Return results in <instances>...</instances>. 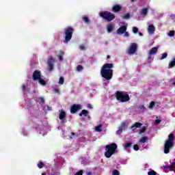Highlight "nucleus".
<instances>
[{"label": "nucleus", "mask_w": 175, "mask_h": 175, "mask_svg": "<svg viewBox=\"0 0 175 175\" xmlns=\"http://www.w3.org/2000/svg\"><path fill=\"white\" fill-rule=\"evenodd\" d=\"M137 50V44L135 43H133L131 44L130 48L128 51V54H135L136 53V51Z\"/></svg>", "instance_id": "obj_11"}, {"label": "nucleus", "mask_w": 175, "mask_h": 175, "mask_svg": "<svg viewBox=\"0 0 175 175\" xmlns=\"http://www.w3.org/2000/svg\"><path fill=\"white\" fill-rule=\"evenodd\" d=\"M37 166H38V169H43V167H44V163L40 161H38Z\"/></svg>", "instance_id": "obj_23"}, {"label": "nucleus", "mask_w": 175, "mask_h": 175, "mask_svg": "<svg viewBox=\"0 0 175 175\" xmlns=\"http://www.w3.org/2000/svg\"><path fill=\"white\" fill-rule=\"evenodd\" d=\"M73 32H75V29L72 27H68L64 29L65 40L64 42L65 43H68L72 39Z\"/></svg>", "instance_id": "obj_6"}, {"label": "nucleus", "mask_w": 175, "mask_h": 175, "mask_svg": "<svg viewBox=\"0 0 175 175\" xmlns=\"http://www.w3.org/2000/svg\"><path fill=\"white\" fill-rule=\"evenodd\" d=\"M112 175H120V171H118V170H114L112 172Z\"/></svg>", "instance_id": "obj_35"}, {"label": "nucleus", "mask_w": 175, "mask_h": 175, "mask_svg": "<svg viewBox=\"0 0 175 175\" xmlns=\"http://www.w3.org/2000/svg\"><path fill=\"white\" fill-rule=\"evenodd\" d=\"M118 146H117V144L112 143L111 144L107 145L105 146V157L106 158H111L116 152H117V148Z\"/></svg>", "instance_id": "obj_2"}, {"label": "nucleus", "mask_w": 175, "mask_h": 175, "mask_svg": "<svg viewBox=\"0 0 175 175\" xmlns=\"http://www.w3.org/2000/svg\"><path fill=\"white\" fill-rule=\"evenodd\" d=\"M54 92H55L56 94H59V90H58L57 88H54L53 89Z\"/></svg>", "instance_id": "obj_47"}, {"label": "nucleus", "mask_w": 175, "mask_h": 175, "mask_svg": "<svg viewBox=\"0 0 175 175\" xmlns=\"http://www.w3.org/2000/svg\"><path fill=\"white\" fill-rule=\"evenodd\" d=\"M87 107H88V109H92V105L88 104Z\"/></svg>", "instance_id": "obj_49"}, {"label": "nucleus", "mask_w": 175, "mask_h": 175, "mask_svg": "<svg viewBox=\"0 0 175 175\" xmlns=\"http://www.w3.org/2000/svg\"><path fill=\"white\" fill-rule=\"evenodd\" d=\"M172 166H174L175 167V159L174 160V161L172 162Z\"/></svg>", "instance_id": "obj_52"}, {"label": "nucleus", "mask_w": 175, "mask_h": 175, "mask_svg": "<svg viewBox=\"0 0 175 175\" xmlns=\"http://www.w3.org/2000/svg\"><path fill=\"white\" fill-rule=\"evenodd\" d=\"M64 55H65V53L62 51H60V55H59L58 57V59L59 61H64Z\"/></svg>", "instance_id": "obj_22"}, {"label": "nucleus", "mask_w": 175, "mask_h": 175, "mask_svg": "<svg viewBox=\"0 0 175 175\" xmlns=\"http://www.w3.org/2000/svg\"><path fill=\"white\" fill-rule=\"evenodd\" d=\"M122 10V7L119 4H116L113 6L112 8V12L113 13H118L119 12H121Z\"/></svg>", "instance_id": "obj_13"}, {"label": "nucleus", "mask_w": 175, "mask_h": 175, "mask_svg": "<svg viewBox=\"0 0 175 175\" xmlns=\"http://www.w3.org/2000/svg\"><path fill=\"white\" fill-rule=\"evenodd\" d=\"M173 143H174V134L170 133L164 144V154H169L170 152V149L173 148L174 146Z\"/></svg>", "instance_id": "obj_3"}, {"label": "nucleus", "mask_w": 175, "mask_h": 175, "mask_svg": "<svg viewBox=\"0 0 175 175\" xmlns=\"http://www.w3.org/2000/svg\"><path fill=\"white\" fill-rule=\"evenodd\" d=\"M113 64H105L100 70V75L103 79L106 80H111L113 79Z\"/></svg>", "instance_id": "obj_1"}, {"label": "nucleus", "mask_w": 175, "mask_h": 175, "mask_svg": "<svg viewBox=\"0 0 175 175\" xmlns=\"http://www.w3.org/2000/svg\"><path fill=\"white\" fill-rule=\"evenodd\" d=\"M148 175H157V172L154 170H151L148 172Z\"/></svg>", "instance_id": "obj_36"}, {"label": "nucleus", "mask_w": 175, "mask_h": 175, "mask_svg": "<svg viewBox=\"0 0 175 175\" xmlns=\"http://www.w3.org/2000/svg\"><path fill=\"white\" fill-rule=\"evenodd\" d=\"M147 131V129L146 127H143L142 129L139 130V134L144 133Z\"/></svg>", "instance_id": "obj_38"}, {"label": "nucleus", "mask_w": 175, "mask_h": 175, "mask_svg": "<svg viewBox=\"0 0 175 175\" xmlns=\"http://www.w3.org/2000/svg\"><path fill=\"white\" fill-rule=\"evenodd\" d=\"M79 49L80 50H85V46L84 45H80Z\"/></svg>", "instance_id": "obj_46"}, {"label": "nucleus", "mask_w": 175, "mask_h": 175, "mask_svg": "<svg viewBox=\"0 0 175 175\" xmlns=\"http://www.w3.org/2000/svg\"><path fill=\"white\" fill-rule=\"evenodd\" d=\"M122 18H124V20H129V18H131V14L129 13H127L122 16Z\"/></svg>", "instance_id": "obj_29"}, {"label": "nucleus", "mask_w": 175, "mask_h": 175, "mask_svg": "<svg viewBox=\"0 0 175 175\" xmlns=\"http://www.w3.org/2000/svg\"><path fill=\"white\" fill-rule=\"evenodd\" d=\"M38 103L44 104V98L43 97H39L38 98Z\"/></svg>", "instance_id": "obj_33"}, {"label": "nucleus", "mask_w": 175, "mask_h": 175, "mask_svg": "<svg viewBox=\"0 0 175 175\" xmlns=\"http://www.w3.org/2000/svg\"><path fill=\"white\" fill-rule=\"evenodd\" d=\"M141 14L142 16H146L147 14H148V8H143L142 10Z\"/></svg>", "instance_id": "obj_20"}, {"label": "nucleus", "mask_w": 175, "mask_h": 175, "mask_svg": "<svg viewBox=\"0 0 175 175\" xmlns=\"http://www.w3.org/2000/svg\"><path fill=\"white\" fill-rule=\"evenodd\" d=\"M115 97L119 102H121V103H124V102H129V100H131L129 94L124 93V92L116 91L115 92Z\"/></svg>", "instance_id": "obj_4"}, {"label": "nucleus", "mask_w": 175, "mask_h": 175, "mask_svg": "<svg viewBox=\"0 0 175 175\" xmlns=\"http://www.w3.org/2000/svg\"><path fill=\"white\" fill-rule=\"evenodd\" d=\"M133 33H137V32H139V29L137 27H133Z\"/></svg>", "instance_id": "obj_34"}, {"label": "nucleus", "mask_w": 175, "mask_h": 175, "mask_svg": "<svg viewBox=\"0 0 175 175\" xmlns=\"http://www.w3.org/2000/svg\"><path fill=\"white\" fill-rule=\"evenodd\" d=\"M172 84H174H174H175V81H174V82L172 83Z\"/></svg>", "instance_id": "obj_60"}, {"label": "nucleus", "mask_w": 175, "mask_h": 175, "mask_svg": "<svg viewBox=\"0 0 175 175\" xmlns=\"http://www.w3.org/2000/svg\"><path fill=\"white\" fill-rule=\"evenodd\" d=\"M131 2H135V0H131Z\"/></svg>", "instance_id": "obj_58"}, {"label": "nucleus", "mask_w": 175, "mask_h": 175, "mask_svg": "<svg viewBox=\"0 0 175 175\" xmlns=\"http://www.w3.org/2000/svg\"><path fill=\"white\" fill-rule=\"evenodd\" d=\"M122 128H119V129L116 131V135H121L122 133Z\"/></svg>", "instance_id": "obj_39"}, {"label": "nucleus", "mask_w": 175, "mask_h": 175, "mask_svg": "<svg viewBox=\"0 0 175 175\" xmlns=\"http://www.w3.org/2000/svg\"><path fill=\"white\" fill-rule=\"evenodd\" d=\"M133 150H135V151H139V145L135 144L133 146Z\"/></svg>", "instance_id": "obj_40"}, {"label": "nucleus", "mask_w": 175, "mask_h": 175, "mask_svg": "<svg viewBox=\"0 0 175 175\" xmlns=\"http://www.w3.org/2000/svg\"><path fill=\"white\" fill-rule=\"evenodd\" d=\"M87 174L88 175H92V172H89L87 173Z\"/></svg>", "instance_id": "obj_53"}, {"label": "nucleus", "mask_w": 175, "mask_h": 175, "mask_svg": "<svg viewBox=\"0 0 175 175\" xmlns=\"http://www.w3.org/2000/svg\"><path fill=\"white\" fill-rule=\"evenodd\" d=\"M170 17L171 20H175V14H171L170 16Z\"/></svg>", "instance_id": "obj_48"}, {"label": "nucleus", "mask_w": 175, "mask_h": 175, "mask_svg": "<svg viewBox=\"0 0 175 175\" xmlns=\"http://www.w3.org/2000/svg\"><path fill=\"white\" fill-rule=\"evenodd\" d=\"M157 53H158V48L156 46L152 48L149 51L148 57V62H151V61H150V59H152V61L154 59V58H152V55H155V54H157Z\"/></svg>", "instance_id": "obj_8"}, {"label": "nucleus", "mask_w": 175, "mask_h": 175, "mask_svg": "<svg viewBox=\"0 0 175 175\" xmlns=\"http://www.w3.org/2000/svg\"><path fill=\"white\" fill-rule=\"evenodd\" d=\"M89 113L90 112L86 109H83L79 113V117H83V116H84V117H87Z\"/></svg>", "instance_id": "obj_18"}, {"label": "nucleus", "mask_w": 175, "mask_h": 175, "mask_svg": "<svg viewBox=\"0 0 175 175\" xmlns=\"http://www.w3.org/2000/svg\"><path fill=\"white\" fill-rule=\"evenodd\" d=\"M164 169H170L171 171L173 170L172 165L165 166Z\"/></svg>", "instance_id": "obj_45"}, {"label": "nucleus", "mask_w": 175, "mask_h": 175, "mask_svg": "<svg viewBox=\"0 0 175 175\" xmlns=\"http://www.w3.org/2000/svg\"><path fill=\"white\" fill-rule=\"evenodd\" d=\"M139 36H143V33L139 32Z\"/></svg>", "instance_id": "obj_54"}, {"label": "nucleus", "mask_w": 175, "mask_h": 175, "mask_svg": "<svg viewBox=\"0 0 175 175\" xmlns=\"http://www.w3.org/2000/svg\"><path fill=\"white\" fill-rule=\"evenodd\" d=\"M109 58H110V55H108L107 56V59H109Z\"/></svg>", "instance_id": "obj_55"}, {"label": "nucleus", "mask_w": 175, "mask_h": 175, "mask_svg": "<svg viewBox=\"0 0 175 175\" xmlns=\"http://www.w3.org/2000/svg\"><path fill=\"white\" fill-rule=\"evenodd\" d=\"M83 66H81V65H78V66H77V72H81V70H83Z\"/></svg>", "instance_id": "obj_31"}, {"label": "nucleus", "mask_w": 175, "mask_h": 175, "mask_svg": "<svg viewBox=\"0 0 175 175\" xmlns=\"http://www.w3.org/2000/svg\"><path fill=\"white\" fill-rule=\"evenodd\" d=\"M142 124L140 122H135L134 124H133L131 126V129H132V131H135V129L136 128H140V126H142Z\"/></svg>", "instance_id": "obj_17"}, {"label": "nucleus", "mask_w": 175, "mask_h": 175, "mask_svg": "<svg viewBox=\"0 0 175 175\" xmlns=\"http://www.w3.org/2000/svg\"><path fill=\"white\" fill-rule=\"evenodd\" d=\"M155 106V102L151 101L149 105V109H152Z\"/></svg>", "instance_id": "obj_37"}, {"label": "nucleus", "mask_w": 175, "mask_h": 175, "mask_svg": "<svg viewBox=\"0 0 175 175\" xmlns=\"http://www.w3.org/2000/svg\"><path fill=\"white\" fill-rule=\"evenodd\" d=\"M124 36H126V38H127L128 36H129V33H128V31H125V32H124Z\"/></svg>", "instance_id": "obj_50"}, {"label": "nucleus", "mask_w": 175, "mask_h": 175, "mask_svg": "<svg viewBox=\"0 0 175 175\" xmlns=\"http://www.w3.org/2000/svg\"><path fill=\"white\" fill-rule=\"evenodd\" d=\"M129 123L126 122H122L120 124V128L124 131V129H128Z\"/></svg>", "instance_id": "obj_19"}, {"label": "nucleus", "mask_w": 175, "mask_h": 175, "mask_svg": "<svg viewBox=\"0 0 175 175\" xmlns=\"http://www.w3.org/2000/svg\"><path fill=\"white\" fill-rule=\"evenodd\" d=\"M126 28H127V27L125 26V25H123V26L120 27L117 30L118 35H122V33H125V32H126Z\"/></svg>", "instance_id": "obj_14"}, {"label": "nucleus", "mask_w": 175, "mask_h": 175, "mask_svg": "<svg viewBox=\"0 0 175 175\" xmlns=\"http://www.w3.org/2000/svg\"><path fill=\"white\" fill-rule=\"evenodd\" d=\"M82 20L85 23V24H88L90 23V18L85 16H82Z\"/></svg>", "instance_id": "obj_26"}, {"label": "nucleus", "mask_w": 175, "mask_h": 175, "mask_svg": "<svg viewBox=\"0 0 175 175\" xmlns=\"http://www.w3.org/2000/svg\"><path fill=\"white\" fill-rule=\"evenodd\" d=\"M167 53H164L161 55V57L160 58L161 60L162 59H165V58H167Z\"/></svg>", "instance_id": "obj_32"}, {"label": "nucleus", "mask_w": 175, "mask_h": 175, "mask_svg": "<svg viewBox=\"0 0 175 175\" xmlns=\"http://www.w3.org/2000/svg\"><path fill=\"white\" fill-rule=\"evenodd\" d=\"M66 112L65 111L62 110L59 115V119L61 120L62 124H65L66 122Z\"/></svg>", "instance_id": "obj_10"}, {"label": "nucleus", "mask_w": 175, "mask_h": 175, "mask_svg": "<svg viewBox=\"0 0 175 175\" xmlns=\"http://www.w3.org/2000/svg\"><path fill=\"white\" fill-rule=\"evenodd\" d=\"M148 142V137H146V136H144L142 137H141V139L139 140V143H146Z\"/></svg>", "instance_id": "obj_21"}, {"label": "nucleus", "mask_w": 175, "mask_h": 175, "mask_svg": "<svg viewBox=\"0 0 175 175\" xmlns=\"http://www.w3.org/2000/svg\"><path fill=\"white\" fill-rule=\"evenodd\" d=\"M71 135H75V133L74 132H72V133H71Z\"/></svg>", "instance_id": "obj_56"}, {"label": "nucleus", "mask_w": 175, "mask_h": 175, "mask_svg": "<svg viewBox=\"0 0 175 175\" xmlns=\"http://www.w3.org/2000/svg\"><path fill=\"white\" fill-rule=\"evenodd\" d=\"M168 36H174V31H170L169 33H168Z\"/></svg>", "instance_id": "obj_41"}, {"label": "nucleus", "mask_w": 175, "mask_h": 175, "mask_svg": "<svg viewBox=\"0 0 175 175\" xmlns=\"http://www.w3.org/2000/svg\"><path fill=\"white\" fill-rule=\"evenodd\" d=\"M148 32L149 35H154L155 32V26H154V25H149L148 27Z\"/></svg>", "instance_id": "obj_15"}, {"label": "nucleus", "mask_w": 175, "mask_h": 175, "mask_svg": "<svg viewBox=\"0 0 175 175\" xmlns=\"http://www.w3.org/2000/svg\"><path fill=\"white\" fill-rule=\"evenodd\" d=\"M174 66H175V58L174 59L173 61H172L170 64H169V69L172 68H174Z\"/></svg>", "instance_id": "obj_28"}, {"label": "nucleus", "mask_w": 175, "mask_h": 175, "mask_svg": "<svg viewBox=\"0 0 175 175\" xmlns=\"http://www.w3.org/2000/svg\"><path fill=\"white\" fill-rule=\"evenodd\" d=\"M132 147V142H126L124 145V148L126 150V148H131Z\"/></svg>", "instance_id": "obj_24"}, {"label": "nucleus", "mask_w": 175, "mask_h": 175, "mask_svg": "<svg viewBox=\"0 0 175 175\" xmlns=\"http://www.w3.org/2000/svg\"><path fill=\"white\" fill-rule=\"evenodd\" d=\"M22 90H23V92H25V91H27V86L25 85H23Z\"/></svg>", "instance_id": "obj_42"}, {"label": "nucleus", "mask_w": 175, "mask_h": 175, "mask_svg": "<svg viewBox=\"0 0 175 175\" xmlns=\"http://www.w3.org/2000/svg\"><path fill=\"white\" fill-rule=\"evenodd\" d=\"M83 107L80 104H73L70 107V113L71 114H75L79 110H81Z\"/></svg>", "instance_id": "obj_9"}, {"label": "nucleus", "mask_w": 175, "mask_h": 175, "mask_svg": "<svg viewBox=\"0 0 175 175\" xmlns=\"http://www.w3.org/2000/svg\"><path fill=\"white\" fill-rule=\"evenodd\" d=\"M154 122H155V124H161V122H162V120H161L159 119H157L154 120Z\"/></svg>", "instance_id": "obj_43"}, {"label": "nucleus", "mask_w": 175, "mask_h": 175, "mask_svg": "<svg viewBox=\"0 0 175 175\" xmlns=\"http://www.w3.org/2000/svg\"><path fill=\"white\" fill-rule=\"evenodd\" d=\"M83 170H79V172H77L76 174H75V175H83Z\"/></svg>", "instance_id": "obj_44"}, {"label": "nucleus", "mask_w": 175, "mask_h": 175, "mask_svg": "<svg viewBox=\"0 0 175 175\" xmlns=\"http://www.w3.org/2000/svg\"><path fill=\"white\" fill-rule=\"evenodd\" d=\"M100 16H101L102 18H103L108 23L113 21V20H114V18H116V15H114V14H113L109 11L101 12L100 14Z\"/></svg>", "instance_id": "obj_5"}, {"label": "nucleus", "mask_w": 175, "mask_h": 175, "mask_svg": "<svg viewBox=\"0 0 175 175\" xmlns=\"http://www.w3.org/2000/svg\"><path fill=\"white\" fill-rule=\"evenodd\" d=\"M41 73L40 71L36 70L33 72V80L34 81H36V80H38L40 79Z\"/></svg>", "instance_id": "obj_12"}, {"label": "nucleus", "mask_w": 175, "mask_h": 175, "mask_svg": "<svg viewBox=\"0 0 175 175\" xmlns=\"http://www.w3.org/2000/svg\"><path fill=\"white\" fill-rule=\"evenodd\" d=\"M102 126H103L102 124H99L98 126H96L95 131L96 132H101L102 131Z\"/></svg>", "instance_id": "obj_27"}, {"label": "nucleus", "mask_w": 175, "mask_h": 175, "mask_svg": "<svg viewBox=\"0 0 175 175\" xmlns=\"http://www.w3.org/2000/svg\"><path fill=\"white\" fill-rule=\"evenodd\" d=\"M113 30H114V24L109 23L107 25V31L108 33H110L111 32H113Z\"/></svg>", "instance_id": "obj_16"}, {"label": "nucleus", "mask_w": 175, "mask_h": 175, "mask_svg": "<svg viewBox=\"0 0 175 175\" xmlns=\"http://www.w3.org/2000/svg\"><path fill=\"white\" fill-rule=\"evenodd\" d=\"M55 62V60L54 59V57L53 56H49L48 57V70L49 72H52L53 69H54V63Z\"/></svg>", "instance_id": "obj_7"}, {"label": "nucleus", "mask_w": 175, "mask_h": 175, "mask_svg": "<svg viewBox=\"0 0 175 175\" xmlns=\"http://www.w3.org/2000/svg\"><path fill=\"white\" fill-rule=\"evenodd\" d=\"M64 81H65V80L64 79V77H60L59 80V84L62 85V84H64Z\"/></svg>", "instance_id": "obj_30"}, {"label": "nucleus", "mask_w": 175, "mask_h": 175, "mask_svg": "<svg viewBox=\"0 0 175 175\" xmlns=\"http://www.w3.org/2000/svg\"><path fill=\"white\" fill-rule=\"evenodd\" d=\"M42 175H46V172L42 174Z\"/></svg>", "instance_id": "obj_57"}, {"label": "nucleus", "mask_w": 175, "mask_h": 175, "mask_svg": "<svg viewBox=\"0 0 175 175\" xmlns=\"http://www.w3.org/2000/svg\"><path fill=\"white\" fill-rule=\"evenodd\" d=\"M142 109H144V105H142Z\"/></svg>", "instance_id": "obj_59"}, {"label": "nucleus", "mask_w": 175, "mask_h": 175, "mask_svg": "<svg viewBox=\"0 0 175 175\" xmlns=\"http://www.w3.org/2000/svg\"><path fill=\"white\" fill-rule=\"evenodd\" d=\"M38 82L41 84V85H46V84H47L46 81H44V79H42V77H40L38 79Z\"/></svg>", "instance_id": "obj_25"}, {"label": "nucleus", "mask_w": 175, "mask_h": 175, "mask_svg": "<svg viewBox=\"0 0 175 175\" xmlns=\"http://www.w3.org/2000/svg\"><path fill=\"white\" fill-rule=\"evenodd\" d=\"M46 109H47L49 111H51V107H49V105L46 106Z\"/></svg>", "instance_id": "obj_51"}]
</instances>
